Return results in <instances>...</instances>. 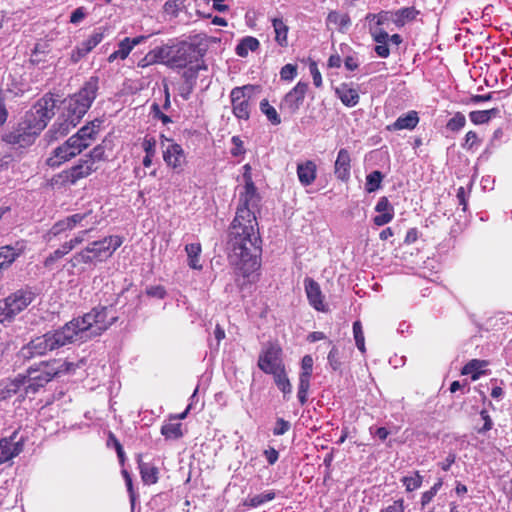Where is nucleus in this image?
<instances>
[{
    "instance_id": "obj_54",
    "label": "nucleus",
    "mask_w": 512,
    "mask_h": 512,
    "mask_svg": "<svg viewBox=\"0 0 512 512\" xmlns=\"http://www.w3.org/2000/svg\"><path fill=\"white\" fill-rule=\"evenodd\" d=\"M466 124V117L463 113L457 112L447 122L446 128H463Z\"/></svg>"
},
{
    "instance_id": "obj_53",
    "label": "nucleus",
    "mask_w": 512,
    "mask_h": 512,
    "mask_svg": "<svg viewBox=\"0 0 512 512\" xmlns=\"http://www.w3.org/2000/svg\"><path fill=\"white\" fill-rule=\"evenodd\" d=\"M297 75V66L294 64H286L280 70V77L282 80L291 81Z\"/></svg>"
},
{
    "instance_id": "obj_50",
    "label": "nucleus",
    "mask_w": 512,
    "mask_h": 512,
    "mask_svg": "<svg viewBox=\"0 0 512 512\" xmlns=\"http://www.w3.org/2000/svg\"><path fill=\"white\" fill-rule=\"evenodd\" d=\"M92 230V228H86L79 231L73 238L64 242L68 250L71 252L74 248L82 244L85 240L86 235Z\"/></svg>"
},
{
    "instance_id": "obj_45",
    "label": "nucleus",
    "mask_w": 512,
    "mask_h": 512,
    "mask_svg": "<svg viewBox=\"0 0 512 512\" xmlns=\"http://www.w3.org/2000/svg\"><path fill=\"white\" fill-rule=\"evenodd\" d=\"M70 253L68 247L63 243L58 249L53 251L44 261L45 267H51L55 262L62 259L65 255Z\"/></svg>"
},
{
    "instance_id": "obj_11",
    "label": "nucleus",
    "mask_w": 512,
    "mask_h": 512,
    "mask_svg": "<svg viewBox=\"0 0 512 512\" xmlns=\"http://www.w3.org/2000/svg\"><path fill=\"white\" fill-rule=\"evenodd\" d=\"M98 169V165H94L93 160H88L86 157L79 160L78 164L72 168L62 171L54 176L51 180L52 185H66L75 184L78 180L88 177L92 172Z\"/></svg>"
},
{
    "instance_id": "obj_37",
    "label": "nucleus",
    "mask_w": 512,
    "mask_h": 512,
    "mask_svg": "<svg viewBox=\"0 0 512 512\" xmlns=\"http://www.w3.org/2000/svg\"><path fill=\"white\" fill-rule=\"evenodd\" d=\"M498 112L499 110L496 108L490 110L472 111L470 113V120L475 125L486 124L492 118V116H495L498 114Z\"/></svg>"
},
{
    "instance_id": "obj_64",
    "label": "nucleus",
    "mask_w": 512,
    "mask_h": 512,
    "mask_svg": "<svg viewBox=\"0 0 512 512\" xmlns=\"http://www.w3.org/2000/svg\"><path fill=\"white\" fill-rule=\"evenodd\" d=\"M264 456L266 457L268 463L273 465L278 461L279 453L273 447H269L268 449L264 450Z\"/></svg>"
},
{
    "instance_id": "obj_44",
    "label": "nucleus",
    "mask_w": 512,
    "mask_h": 512,
    "mask_svg": "<svg viewBox=\"0 0 512 512\" xmlns=\"http://www.w3.org/2000/svg\"><path fill=\"white\" fill-rule=\"evenodd\" d=\"M272 374L274 375L275 383L278 386V388L284 394H290L292 391V386L285 374L284 368Z\"/></svg>"
},
{
    "instance_id": "obj_38",
    "label": "nucleus",
    "mask_w": 512,
    "mask_h": 512,
    "mask_svg": "<svg viewBox=\"0 0 512 512\" xmlns=\"http://www.w3.org/2000/svg\"><path fill=\"white\" fill-rule=\"evenodd\" d=\"M69 265L71 268H76L81 264L93 265L91 257L89 255V251L86 246L82 248L80 251L76 252L69 260Z\"/></svg>"
},
{
    "instance_id": "obj_10",
    "label": "nucleus",
    "mask_w": 512,
    "mask_h": 512,
    "mask_svg": "<svg viewBox=\"0 0 512 512\" xmlns=\"http://www.w3.org/2000/svg\"><path fill=\"white\" fill-rule=\"evenodd\" d=\"M122 237L110 235L101 240L89 243L86 248L89 251L93 265L104 262L122 245Z\"/></svg>"
},
{
    "instance_id": "obj_24",
    "label": "nucleus",
    "mask_w": 512,
    "mask_h": 512,
    "mask_svg": "<svg viewBox=\"0 0 512 512\" xmlns=\"http://www.w3.org/2000/svg\"><path fill=\"white\" fill-rule=\"evenodd\" d=\"M336 94L347 107H354L359 102V93L357 89L350 84L343 83L336 89Z\"/></svg>"
},
{
    "instance_id": "obj_28",
    "label": "nucleus",
    "mask_w": 512,
    "mask_h": 512,
    "mask_svg": "<svg viewBox=\"0 0 512 512\" xmlns=\"http://www.w3.org/2000/svg\"><path fill=\"white\" fill-rule=\"evenodd\" d=\"M420 11L414 6L404 7L395 12V18L393 20L397 27H403L406 23L416 19Z\"/></svg>"
},
{
    "instance_id": "obj_48",
    "label": "nucleus",
    "mask_w": 512,
    "mask_h": 512,
    "mask_svg": "<svg viewBox=\"0 0 512 512\" xmlns=\"http://www.w3.org/2000/svg\"><path fill=\"white\" fill-rule=\"evenodd\" d=\"M302 372L300 373L299 380L310 382V377L313 369V358L310 355H305L301 362Z\"/></svg>"
},
{
    "instance_id": "obj_13",
    "label": "nucleus",
    "mask_w": 512,
    "mask_h": 512,
    "mask_svg": "<svg viewBox=\"0 0 512 512\" xmlns=\"http://www.w3.org/2000/svg\"><path fill=\"white\" fill-rule=\"evenodd\" d=\"M281 349L277 345L270 344L259 356L258 366L267 373L272 374L283 369L281 366Z\"/></svg>"
},
{
    "instance_id": "obj_8",
    "label": "nucleus",
    "mask_w": 512,
    "mask_h": 512,
    "mask_svg": "<svg viewBox=\"0 0 512 512\" xmlns=\"http://www.w3.org/2000/svg\"><path fill=\"white\" fill-rule=\"evenodd\" d=\"M34 299L30 290H17L0 301V323L12 320L18 313L26 309Z\"/></svg>"
},
{
    "instance_id": "obj_31",
    "label": "nucleus",
    "mask_w": 512,
    "mask_h": 512,
    "mask_svg": "<svg viewBox=\"0 0 512 512\" xmlns=\"http://www.w3.org/2000/svg\"><path fill=\"white\" fill-rule=\"evenodd\" d=\"M260 46V42L257 38L252 36L244 37L239 44L236 46V54L240 57H246L248 53L256 51Z\"/></svg>"
},
{
    "instance_id": "obj_12",
    "label": "nucleus",
    "mask_w": 512,
    "mask_h": 512,
    "mask_svg": "<svg viewBox=\"0 0 512 512\" xmlns=\"http://www.w3.org/2000/svg\"><path fill=\"white\" fill-rule=\"evenodd\" d=\"M308 91V84L298 82L289 92L281 99L279 104L280 113L286 119L292 117L300 110L304 103Z\"/></svg>"
},
{
    "instance_id": "obj_22",
    "label": "nucleus",
    "mask_w": 512,
    "mask_h": 512,
    "mask_svg": "<svg viewBox=\"0 0 512 512\" xmlns=\"http://www.w3.org/2000/svg\"><path fill=\"white\" fill-rule=\"evenodd\" d=\"M297 176L303 186L311 185L316 179V164L313 161H305L297 165Z\"/></svg>"
},
{
    "instance_id": "obj_43",
    "label": "nucleus",
    "mask_w": 512,
    "mask_h": 512,
    "mask_svg": "<svg viewBox=\"0 0 512 512\" xmlns=\"http://www.w3.org/2000/svg\"><path fill=\"white\" fill-rule=\"evenodd\" d=\"M383 175L380 171H373L366 177L365 189L371 193L378 190L381 186Z\"/></svg>"
},
{
    "instance_id": "obj_58",
    "label": "nucleus",
    "mask_w": 512,
    "mask_h": 512,
    "mask_svg": "<svg viewBox=\"0 0 512 512\" xmlns=\"http://www.w3.org/2000/svg\"><path fill=\"white\" fill-rule=\"evenodd\" d=\"M375 210L378 213H387V212H394L393 207L391 206L389 200L387 197H381L375 207Z\"/></svg>"
},
{
    "instance_id": "obj_5",
    "label": "nucleus",
    "mask_w": 512,
    "mask_h": 512,
    "mask_svg": "<svg viewBox=\"0 0 512 512\" xmlns=\"http://www.w3.org/2000/svg\"><path fill=\"white\" fill-rule=\"evenodd\" d=\"M162 64L171 69H183L197 62L200 51L197 45L187 41H176L159 46Z\"/></svg>"
},
{
    "instance_id": "obj_1",
    "label": "nucleus",
    "mask_w": 512,
    "mask_h": 512,
    "mask_svg": "<svg viewBox=\"0 0 512 512\" xmlns=\"http://www.w3.org/2000/svg\"><path fill=\"white\" fill-rule=\"evenodd\" d=\"M244 192L239 196L235 218L229 227V260L239 274L248 281H254L255 272L260 267L261 238L255 209L259 195L250 177V165L244 166Z\"/></svg>"
},
{
    "instance_id": "obj_19",
    "label": "nucleus",
    "mask_w": 512,
    "mask_h": 512,
    "mask_svg": "<svg viewBox=\"0 0 512 512\" xmlns=\"http://www.w3.org/2000/svg\"><path fill=\"white\" fill-rule=\"evenodd\" d=\"M38 135L35 130L32 133H25V130H12L3 136V140L13 145L25 147L33 143Z\"/></svg>"
},
{
    "instance_id": "obj_56",
    "label": "nucleus",
    "mask_w": 512,
    "mask_h": 512,
    "mask_svg": "<svg viewBox=\"0 0 512 512\" xmlns=\"http://www.w3.org/2000/svg\"><path fill=\"white\" fill-rule=\"evenodd\" d=\"M309 387H310V382L309 381L299 380V387H298L297 397L299 399V402L302 405H304L307 402V395H308Z\"/></svg>"
},
{
    "instance_id": "obj_7",
    "label": "nucleus",
    "mask_w": 512,
    "mask_h": 512,
    "mask_svg": "<svg viewBox=\"0 0 512 512\" xmlns=\"http://www.w3.org/2000/svg\"><path fill=\"white\" fill-rule=\"evenodd\" d=\"M56 101L52 94H45L38 99L26 114L27 128H46L54 117Z\"/></svg>"
},
{
    "instance_id": "obj_4",
    "label": "nucleus",
    "mask_w": 512,
    "mask_h": 512,
    "mask_svg": "<svg viewBox=\"0 0 512 512\" xmlns=\"http://www.w3.org/2000/svg\"><path fill=\"white\" fill-rule=\"evenodd\" d=\"M79 364L69 361L52 360L41 362L36 367H30L25 377V393H36L54 377L74 371Z\"/></svg>"
},
{
    "instance_id": "obj_30",
    "label": "nucleus",
    "mask_w": 512,
    "mask_h": 512,
    "mask_svg": "<svg viewBox=\"0 0 512 512\" xmlns=\"http://www.w3.org/2000/svg\"><path fill=\"white\" fill-rule=\"evenodd\" d=\"M147 39V36H137L134 38L125 37L123 40L120 41L118 44V51L120 54V59L124 60L128 57L132 49L145 41Z\"/></svg>"
},
{
    "instance_id": "obj_62",
    "label": "nucleus",
    "mask_w": 512,
    "mask_h": 512,
    "mask_svg": "<svg viewBox=\"0 0 512 512\" xmlns=\"http://www.w3.org/2000/svg\"><path fill=\"white\" fill-rule=\"evenodd\" d=\"M231 141L232 144L234 145V147L231 148V154L233 156H239L245 152L243 141L239 137L233 136Z\"/></svg>"
},
{
    "instance_id": "obj_51",
    "label": "nucleus",
    "mask_w": 512,
    "mask_h": 512,
    "mask_svg": "<svg viewBox=\"0 0 512 512\" xmlns=\"http://www.w3.org/2000/svg\"><path fill=\"white\" fill-rule=\"evenodd\" d=\"M443 482L442 479H439L431 488L430 490L424 492L421 497V504L422 506H426L429 504L434 496L437 494L439 489L442 487Z\"/></svg>"
},
{
    "instance_id": "obj_18",
    "label": "nucleus",
    "mask_w": 512,
    "mask_h": 512,
    "mask_svg": "<svg viewBox=\"0 0 512 512\" xmlns=\"http://www.w3.org/2000/svg\"><path fill=\"white\" fill-rule=\"evenodd\" d=\"M163 158L167 165L173 169L180 168L185 161L181 146L170 141H168V145L163 150Z\"/></svg>"
},
{
    "instance_id": "obj_14",
    "label": "nucleus",
    "mask_w": 512,
    "mask_h": 512,
    "mask_svg": "<svg viewBox=\"0 0 512 512\" xmlns=\"http://www.w3.org/2000/svg\"><path fill=\"white\" fill-rule=\"evenodd\" d=\"M87 111L88 108L71 98L63 109L60 117L62 121L59 122L58 128L76 127L80 123V120L83 118V116L87 113Z\"/></svg>"
},
{
    "instance_id": "obj_46",
    "label": "nucleus",
    "mask_w": 512,
    "mask_h": 512,
    "mask_svg": "<svg viewBox=\"0 0 512 512\" xmlns=\"http://www.w3.org/2000/svg\"><path fill=\"white\" fill-rule=\"evenodd\" d=\"M353 335H354V339H355L357 348L362 353H364L366 351L365 338H364V333H363V329H362V325H361L360 321H355L353 323Z\"/></svg>"
},
{
    "instance_id": "obj_16",
    "label": "nucleus",
    "mask_w": 512,
    "mask_h": 512,
    "mask_svg": "<svg viewBox=\"0 0 512 512\" xmlns=\"http://www.w3.org/2000/svg\"><path fill=\"white\" fill-rule=\"evenodd\" d=\"M304 287L309 304L317 311H327L320 285L312 278H306Z\"/></svg>"
},
{
    "instance_id": "obj_36",
    "label": "nucleus",
    "mask_w": 512,
    "mask_h": 512,
    "mask_svg": "<svg viewBox=\"0 0 512 512\" xmlns=\"http://www.w3.org/2000/svg\"><path fill=\"white\" fill-rule=\"evenodd\" d=\"M327 22L336 25L343 32L351 24V19L346 13L341 14L338 11H330L327 16Z\"/></svg>"
},
{
    "instance_id": "obj_29",
    "label": "nucleus",
    "mask_w": 512,
    "mask_h": 512,
    "mask_svg": "<svg viewBox=\"0 0 512 512\" xmlns=\"http://www.w3.org/2000/svg\"><path fill=\"white\" fill-rule=\"evenodd\" d=\"M71 232V229L65 218L57 221L44 235V239L47 243H51L55 238L61 236H67Z\"/></svg>"
},
{
    "instance_id": "obj_42",
    "label": "nucleus",
    "mask_w": 512,
    "mask_h": 512,
    "mask_svg": "<svg viewBox=\"0 0 512 512\" xmlns=\"http://www.w3.org/2000/svg\"><path fill=\"white\" fill-rule=\"evenodd\" d=\"M104 38V31L102 29H98L94 31L93 34L85 41H83L80 46L83 47V51L90 53Z\"/></svg>"
},
{
    "instance_id": "obj_3",
    "label": "nucleus",
    "mask_w": 512,
    "mask_h": 512,
    "mask_svg": "<svg viewBox=\"0 0 512 512\" xmlns=\"http://www.w3.org/2000/svg\"><path fill=\"white\" fill-rule=\"evenodd\" d=\"M66 324L60 329L50 331L42 336L32 339L28 344L23 346L20 354L24 359H31L36 356H43L49 351H53L67 344L74 342V328Z\"/></svg>"
},
{
    "instance_id": "obj_47",
    "label": "nucleus",
    "mask_w": 512,
    "mask_h": 512,
    "mask_svg": "<svg viewBox=\"0 0 512 512\" xmlns=\"http://www.w3.org/2000/svg\"><path fill=\"white\" fill-rule=\"evenodd\" d=\"M482 362L479 361V360H471L469 363H467L463 369H462V374L464 375H469L471 374V378L472 380H477L479 378V375L481 374V372L479 371L480 368L482 367Z\"/></svg>"
},
{
    "instance_id": "obj_27",
    "label": "nucleus",
    "mask_w": 512,
    "mask_h": 512,
    "mask_svg": "<svg viewBox=\"0 0 512 512\" xmlns=\"http://www.w3.org/2000/svg\"><path fill=\"white\" fill-rule=\"evenodd\" d=\"M22 253L20 248L14 246L0 247V271L8 268Z\"/></svg>"
},
{
    "instance_id": "obj_61",
    "label": "nucleus",
    "mask_w": 512,
    "mask_h": 512,
    "mask_svg": "<svg viewBox=\"0 0 512 512\" xmlns=\"http://www.w3.org/2000/svg\"><path fill=\"white\" fill-rule=\"evenodd\" d=\"M394 217V212L379 213L373 218V222L377 226H383L389 223Z\"/></svg>"
},
{
    "instance_id": "obj_59",
    "label": "nucleus",
    "mask_w": 512,
    "mask_h": 512,
    "mask_svg": "<svg viewBox=\"0 0 512 512\" xmlns=\"http://www.w3.org/2000/svg\"><path fill=\"white\" fill-rule=\"evenodd\" d=\"M104 156V148L101 145L96 146L89 155H86L85 157L88 160H93L94 165H97L99 161L103 159Z\"/></svg>"
},
{
    "instance_id": "obj_21",
    "label": "nucleus",
    "mask_w": 512,
    "mask_h": 512,
    "mask_svg": "<svg viewBox=\"0 0 512 512\" xmlns=\"http://www.w3.org/2000/svg\"><path fill=\"white\" fill-rule=\"evenodd\" d=\"M21 387L25 389V377L21 374L12 380L2 382L0 384V401L12 397L17 394Z\"/></svg>"
},
{
    "instance_id": "obj_20",
    "label": "nucleus",
    "mask_w": 512,
    "mask_h": 512,
    "mask_svg": "<svg viewBox=\"0 0 512 512\" xmlns=\"http://www.w3.org/2000/svg\"><path fill=\"white\" fill-rule=\"evenodd\" d=\"M351 158L346 149H340L335 161V175L338 179L346 181L350 177Z\"/></svg>"
},
{
    "instance_id": "obj_25",
    "label": "nucleus",
    "mask_w": 512,
    "mask_h": 512,
    "mask_svg": "<svg viewBox=\"0 0 512 512\" xmlns=\"http://www.w3.org/2000/svg\"><path fill=\"white\" fill-rule=\"evenodd\" d=\"M71 231L76 227H81L86 229L89 225H96L97 220H92V211H87L85 213H75L70 216L65 217Z\"/></svg>"
},
{
    "instance_id": "obj_60",
    "label": "nucleus",
    "mask_w": 512,
    "mask_h": 512,
    "mask_svg": "<svg viewBox=\"0 0 512 512\" xmlns=\"http://www.w3.org/2000/svg\"><path fill=\"white\" fill-rule=\"evenodd\" d=\"M147 295L158 299H163L166 296V290L163 286H151L146 290Z\"/></svg>"
},
{
    "instance_id": "obj_9",
    "label": "nucleus",
    "mask_w": 512,
    "mask_h": 512,
    "mask_svg": "<svg viewBox=\"0 0 512 512\" xmlns=\"http://www.w3.org/2000/svg\"><path fill=\"white\" fill-rule=\"evenodd\" d=\"M260 86L247 84L241 87H235L231 90L230 97L233 114L238 119L248 120L250 117V100Z\"/></svg>"
},
{
    "instance_id": "obj_34",
    "label": "nucleus",
    "mask_w": 512,
    "mask_h": 512,
    "mask_svg": "<svg viewBox=\"0 0 512 512\" xmlns=\"http://www.w3.org/2000/svg\"><path fill=\"white\" fill-rule=\"evenodd\" d=\"M260 111L266 116L267 120L273 126H278L281 124V116L280 113L276 110V108L270 104L268 99L261 100L259 104Z\"/></svg>"
},
{
    "instance_id": "obj_63",
    "label": "nucleus",
    "mask_w": 512,
    "mask_h": 512,
    "mask_svg": "<svg viewBox=\"0 0 512 512\" xmlns=\"http://www.w3.org/2000/svg\"><path fill=\"white\" fill-rule=\"evenodd\" d=\"M153 118L161 120L163 125H167L171 122V119L164 114L157 104L152 106Z\"/></svg>"
},
{
    "instance_id": "obj_39",
    "label": "nucleus",
    "mask_w": 512,
    "mask_h": 512,
    "mask_svg": "<svg viewBox=\"0 0 512 512\" xmlns=\"http://www.w3.org/2000/svg\"><path fill=\"white\" fill-rule=\"evenodd\" d=\"M160 63L162 64V57L160 53V47H155L150 50L139 62L138 66L145 68L147 66Z\"/></svg>"
},
{
    "instance_id": "obj_23",
    "label": "nucleus",
    "mask_w": 512,
    "mask_h": 512,
    "mask_svg": "<svg viewBox=\"0 0 512 512\" xmlns=\"http://www.w3.org/2000/svg\"><path fill=\"white\" fill-rule=\"evenodd\" d=\"M371 36L374 42L376 43L374 47L375 53L381 58H387L390 55V49L388 45L389 34L383 30L379 29L376 31H371Z\"/></svg>"
},
{
    "instance_id": "obj_32",
    "label": "nucleus",
    "mask_w": 512,
    "mask_h": 512,
    "mask_svg": "<svg viewBox=\"0 0 512 512\" xmlns=\"http://www.w3.org/2000/svg\"><path fill=\"white\" fill-rule=\"evenodd\" d=\"M185 251L188 256V265L192 269L201 270L200 263L201 245L200 243H191L186 245Z\"/></svg>"
},
{
    "instance_id": "obj_52",
    "label": "nucleus",
    "mask_w": 512,
    "mask_h": 512,
    "mask_svg": "<svg viewBox=\"0 0 512 512\" xmlns=\"http://www.w3.org/2000/svg\"><path fill=\"white\" fill-rule=\"evenodd\" d=\"M182 5V0H167L163 6V11L168 15L176 17Z\"/></svg>"
},
{
    "instance_id": "obj_17",
    "label": "nucleus",
    "mask_w": 512,
    "mask_h": 512,
    "mask_svg": "<svg viewBox=\"0 0 512 512\" xmlns=\"http://www.w3.org/2000/svg\"><path fill=\"white\" fill-rule=\"evenodd\" d=\"M98 88L99 78L92 76L84 83L83 87L72 99L89 109L97 96Z\"/></svg>"
},
{
    "instance_id": "obj_26",
    "label": "nucleus",
    "mask_w": 512,
    "mask_h": 512,
    "mask_svg": "<svg viewBox=\"0 0 512 512\" xmlns=\"http://www.w3.org/2000/svg\"><path fill=\"white\" fill-rule=\"evenodd\" d=\"M272 26L275 33V42L282 48L288 47V25L283 21L282 18H273Z\"/></svg>"
},
{
    "instance_id": "obj_15",
    "label": "nucleus",
    "mask_w": 512,
    "mask_h": 512,
    "mask_svg": "<svg viewBox=\"0 0 512 512\" xmlns=\"http://www.w3.org/2000/svg\"><path fill=\"white\" fill-rule=\"evenodd\" d=\"M18 431L0 439V465L18 456L24 449L25 439L17 438Z\"/></svg>"
},
{
    "instance_id": "obj_33",
    "label": "nucleus",
    "mask_w": 512,
    "mask_h": 512,
    "mask_svg": "<svg viewBox=\"0 0 512 512\" xmlns=\"http://www.w3.org/2000/svg\"><path fill=\"white\" fill-rule=\"evenodd\" d=\"M138 464L143 482L146 484H155L158 480V469L148 463L142 462L141 456H138Z\"/></svg>"
},
{
    "instance_id": "obj_6",
    "label": "nucleus",
    "mask_w": 512,
    "mask_h": 512,
    "mask_svg": "<svg viewBox=\"0 0 512 512\" xmlns=\"http://www.w3.org/2000/svg\"><path fill=\"white\" fill-rule=\"evenodd\" d=\"M96 133L97 130H78L62 146L54 150L53 155L47 159V164L51 167H57L76 156L90 145Z\"/></svg>"
},
{
    "instance_id": "obj_35",
    "label": "nucleus",
    "mask_w": 512,
    "mask_h": 512,
    "mask_svg": "<svg viewBox=\"0 0 512 512\" xmlns=\"http://www.w3.org/2000/svg\"><path fill=\"white\" fill-rule=\"evenodd\" d=\"M419 123L418 113L414 110L400 116L392 126L386 128H416Z\"/></svg>"
},
{
    "instance_id": "obj_41",
    "label": "nucleus",
    "mask_w": 512,
    "mask_h": 512,
    "mask_svg": "<svg viewBox=\"0 0 512 512\" xmlns=\"http://www.w3.org/2000/svg\"><path fill=\"white\" fill-rule=\"evenodd\" d=\"M161 434L167 439L182 437V425L180 423H167L161 427Z\"/></svg>"
},
{
    "instance_id": "obj_57",
    "label": "nucleus",
    "mask_w": 512,
    "mask_h": 512,
    "mask_svg": "<svg viewBox=\"0 0 512 512\" xmlns=\"http://www.w3.org/2000/svg\"><path fill=\"white\" fill-rule=\"evenodd\" d=\"M290 423L283 418H278L276 421V425L273 429V434L276 436H280L285 434L290 429Z\"/></svg>"
},
{
    "instance_id": "obj_2",
    "label": "nucleus",
    "mask_w": 512,
    "mask_h": 512,
    "mask_svg": "<svg viewBox=\"0 0 512 512\" xmlns=\"http://www.w3.org/2000/svg\"><path fill=\"white\" fill-rule=\"evenodd\" d=\"M116 316L111 308L95 307L82 318H76L66 323L67 326L73 325L74 341L82 340L92 336H98L106 331L114 322Z\"/></svg>"
},
{
    "instance_id": "obj_55",
    "label": "nucleus",
    "mask_w": 512,
    "mask_h": 512,
    "mask_svg": "<svg viewBox=\"0 0 512 512\" xmlns=\"http://www.w3.org/2000/svg\"><path fill=\"white\" fill-rule=\"evenodd\" d=\"M328 363L334 371L339 370L341 367V362L339 360V350L336 346H333L328 354Z\"/></svg>"
},
{
    "instance_id": "obj_40",
    "label": "nucleus",
    "mask_w": 512,
    "mask_h": 512,
    "mask_svg": "<svg viewBox=\"0 0 512 512\" xmlns=\"http://www.w3.org/2000/svg\"><path fill=\"white\" fill-rule=\"evenodd\" d=\"M275 497H276V494L274 491H267L265 493L255 495V496L247 499L244 502V505L255 508V507H258L266 502L272 501L273 499H275Z\"/></svg>"
},
{
    "instance_id": "obj_49",
    "label": "nucleus",
    "mask_w": 512,
    "mask_h": 512,
    "mask_svg": "<svg viewBox=\"0 0 512 512\" xmlns=\"http://www.w3.org/2000/svg\"><path fill=\"white\" fill-rule=\"evenodd\" d=\"M402 482H403L406 490L409 492H412L421 486L422 476L418 472H415L414 475L405 476L402 479Z\"/></svg>"
}]
</instances>
